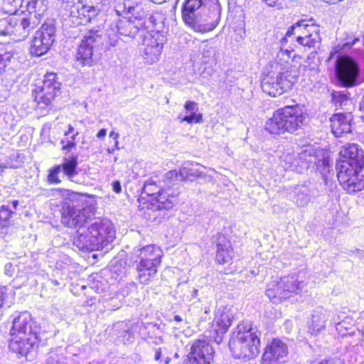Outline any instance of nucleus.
<instances>
[{"instance_id": "nucleus-8", "label": "nucleus", "mask_w": 364, "mask_h": 364, "mask_svg": "<svg viewBox=\"0 0 364 364\" xmlns=\"http://www.w3.org/2000/svg\"><path fill=\"white\" fill-rule=\"evenodd\" d=\"M336 77L341 85L346 87L359 85L360 67L356 60L346 55H338L335 63Z\"/></svg>"}, {"instance_id": "nucleus-35", "label": "nucleus", "mask_w": 364, "mask_h": 364, "mask_svg": "<svg viewBox=\"0 0 364 364\" xmlns=\"http://www.w3.org/2000/svg\"><path fill=\"white\" fill-rule=\"evenodd\" d=\"M282 166L285 169H289L296 172L303 171L301 167V161L298 158V153H287L281 156Z\"/></svg>"}, {"instance_id": "nucleus-7", "label": "nucleus", "mask_w": 364, "mask_h": 364, "mask_svg": "<svg viewBox=\"0 0 364 364\" xmlns=\"http://www.w3.org/2000/svg\"><path fill=\"white\" fill-rule=\"evenodd\" d=\"M299 77L298 70L289 67L285 70L271 72L262 80L261 87L263 92L272 97H277L291 90Z\"/></svg>"}, {"instance_id": "nucleus-5", "label": "nucleus", "mask_w": 364, "mask_h": 364, "mask_svg": "<svg viewBox=\"0 0 364 364\" xmlns=\"http://www.w3.org/2000/svg\"><path fill=\"white\" fill-rule=\"evenodd\" d=\"M320 29L313 18H304L296 21L287 30L285 36L281 40V51H284L289 55L288 49H285V45L288 38L296 36V41L306 47L314 48L320 43Z\"/></svg>"}, {"instance_id": "nucleus-1", "label": "nucleus", "mask_w": 364, "mask_h": 364, "mask_svg": "<svg viewBox=\"0 0 364 364\" xmlns=\"http://www.w3.org/2000/svg\"><path fill=\"white\" fill-rule=\"evenodd\" d=\"M182 17L194 31L208 33L219 24L221 6L218 0H185Z\"/></svg>"}, {"instance_id": "nucleus-34", "label": "nucleus", "mask_w": 364, "mask_h": 364, "mask_svg": "<svg viewBox=\"0 0 364 364\" xmlns=\"http://www.w3.org/2000/svg\"><path fill=\"white\" fill-rule=\"evenodd\" d=\"M199 50L201 52L202 60L205 63H214L217 61V48L205 41L200 43Z\"/></svg>"}, {"instance_id": "nucleus-33", "label": "nucleus", "mask_w": 364, "mask_h": 364, "mask_svg": "<svg viewBox=\"0 0 364 364\" xmlns=\"http://www.w3.org/2000/svg\"><path fill=\"white\" fill-rule=\"evenodd\" d=\"M28 16H31L34 20L40 21L41 18L46 11L48 5L46 0H31L27 3Z\"/></svg>"}, {"instance_id": "nucleus-12", "label": "nucleus", "mask_w": 364, "mask_h": 364, "mask_svg": "<svg viewBox=\"0 0 364 364\" xmlns=\"http://www.w3.org/2000/svg\"><path fill=\"white\" fill-rule=\"evenodd\" d=\"M105 36L101 30H90L81 40L75 58L82 66L90 67L93 64V50L103 45Z\"/></svg>"}, {"instance_id": "nucleus-2", "label": "nucleus", "mask_w": 364, "mask_h": 364, "mask_svg": "<svg viewBox=\"0 0 364 364\" xmlns=\"http://www.w3.org/2000/svg\"><path fill=\"white\" fill-rule=\"evenodd\" d=\"M112 223L107 219H96L80 227L73 237V245L80 250L108 251L115 237Z\"/></svg>"}, {"instance_id": "nucleus-6", "label": "nucleus", "mask_w": 364, "mask_h": 364, "mask_svg": "<svg viewBox=\"0 0 364 364\" xmlns=\"http://www.w3.org/2000/svg\"><path fill=\"white\" fill-rule=\"evenodd\" d=\"M94 208L82 198L65 200L61 209V223L68 228L79 229L92 222Z\"/></svg>"}, {"instance_id": "nucleus-43", "label": "nucleus", "mask_w": 364, "mask_h": 364, "mask_svg": "<svg viewBox=\"0 0 364 364\" xmlns=\"http://www.w3.org/2000/svg\"><path fill=\"white\" fill-rule=\"evenodd\" d=\"M62 348H55L50 351L45 364H65Z\"/></svg>"}, {"instance_id": "nucleus-22", "label": "nucleus", "mask_w": 364, "mask_h": 364, "mask_svg": "<svg viewBox=\"0 0 364 364\" xmlns=\"http://www.w3.org/2000/svg\"><path fill=\"white\" fill-rule=\"evenodd\" d=\"M233 314L230 309L223 304H218L215 311L213 326L217 334H223L232 323Z\"/></svg>"}, {"instance_id": "nucleus-36", "label": "nucleus", "mask_w": 364, "mask_h": 364, "mask_svg": "<svg viewBox=\"0 0 364 364\" xmlns=\"http://www.w3.org/2000/svg\"><path fill=\"white\" fill-rule=\"evenodd\" d=\"M294 201L299 207L306 205L311 198L310 189L304 185L298 186L294 191Z\"/></svg>"}, {"instance_id": "nucleus-20", "label": "nucleus", "mask_w": 364, "mask_h": 364, "mask_svg": "<svg viewBox=\"0 0 364 364\" xmlns=\"http://www.w3.org/2000/svg\"><path fill=\"white\" fill-rule=\"evenodd\" d=\"M166 187L164 191H160L154 198L151 199L152 208L156 210L170 209L177 203L178 191V188Z\"/></svg>"}, {"instance_id": "nucleus-50", "label": "nucleus", "mask_w": 364, "mask_h": 364, "mask_svg": "<svg viewBox=\"0 0 364 364\" xmlns=\"http://www.w3.org/2000/svg\"><path fill=\"white\" fill-rule=\"evenodd\" d=\"M198 111L193 112L189 114L181 117L179 116L178 117L181 119V122H186L189 124H196L200 123L203 119V114L200 113H197Z\"/></svg>"}, {"instance_id": "nucleus-40", "label": "nucleus", "mask_w": 364, "mask_h": 364, "mask_svg": "<svg viewBox=\"0 0 364 364\" xmlns=\"http://www.w3.org/2000/svg\"><path fill=\"white\" fill-rule=\"evenodd\" d=\"M332 100L336 107L348 109V106L351 104L348 94L337 91L332 93Z\"/></svg>"}, {"instance_id": "nucleus-63", "label": "nucleus", "mask_w": 364, "mask_h": 364, "mask_svg": "<svg viewBox=\"0 0 364 364\" xmlns=\"http://www.w3.org/2000/svg\"><path fill=\"white\" fill-rule=\"evenodd\" d=\"M119 136V134L118 133L114 132V131H112L109 133V137L113 138L114 140L118 139Z\"/></svg>"}, {"instance_id": "nucleus-23", "label": "nucleus", "mask_w": 364, "mask_h": 364, "mask_svg": "<svg viewBox=\"0 0 364 364\" xmlns=\"http://www.w3.org/2000/svg\"><path fill=\"white\" fill-rule=\"evenodd\" d=\"M345 160L341 162H346L350 166H364V151L357 144H348L340 151Z\"/></svg>"}, {"instance_id": "nucleus-54", "label": "nucleus", "mask_w": 364, "mask_h": 364, "mask_svg": "<svg viewBox=\"0 0 364 364\" xmlns=\"http://www.w3.org/2000/svg\"><path fill=\"white\" fill-rule=\"evenodd\" d=\"M334 324L338 334L345 336L347 333L348 328L346 326V322L344 321L338 322L335 321Z\"/></svg>"}, {"instance_id": "nucleus-26", "label": "nucleus", "mask_w": 364, "mask_h": 364, "mask_svg": "<svg viewBox=\"0 0 364 364\" xmlns=\"http://www.w3.org/2000/svg\"><path fill=\"white\" fill-rule=\"evenodd\" d=\"M160 262H151V259H139L136 264V271L139 282L143 284H147L154 277L158 271Z\"/></svg>"}, {"instance_id": "nucleus-44", "label": "nucleus", "mask_w": 364, "mask_h": 364, "mask_svg": "<svg viewBox=\"0 0 364 364\" xmlns=\"http://www.w3.org/2000/svg\"><path fill=\"white\" fill-rule=\"evenodd\" d=\"M360 41V38L358 36H355L353 35L348 36L346 38L344 43H339L331 52V58L333 53H338L342 50H348L350 49L352 46L355 45L357 42Z\"/></svg>"}, {"instance_id": "nucleus-56", "label": "nucleus", "mask_w": 364, "mask_h": 364, "mask_svg": "<svg viewBox=\"0 0 364 364\" xmlns=\"http://www.w3.org/2000/svg\"><path fill=\"white\" fill-rule=\"evenodd\" d=\"M112 190L117 193H119L122 192V186L121 183L119 181H114L112 183Z\"/></svg>"}, {"instance_id": "nucleus-24", "label": "nucleus", "mask_w": 364, "mask_h": 364, "mask_svg": "<svg viewBox=\"0 0 364 364\" xmlns=\"http://www.w3.org/2000/svg\"><path fill=\"white\" fill-rule=\"evenodd\" d=\"M353 119L351 112L337 113L331 118V127L333 134L341 136L343 134L349 133L351 130L350 122Z\"/></svg>"}, {"instance_id": "nucleus-48", "label": "nucleus", "mask_w": 364, "mask_h": 364, "mask_svg": "<svg viewBox=\"0 0 364 364\" xmlns=\"http://www.w3.org/2000/svg\"><path fill=\"white\" fill-rule=\"evenodd\" d=\"M139 4L138 0H117V11L119 12L122 7V11H127V14L135 9V4Z\"/></svg>"}, {"instance_id": "nucleus-28", "label": "nucleus", "mask_w": 364, "mask_h": 364, "mask_svg": "<svg viewBox=\"0 0 364 364\" xmlns=\"http://www.w3.org/2000/svg\"><path fill=\"white\" fill-rule=\"evenodd\" d=\"M144 23L140 22L136 24L135 21L128 17L125 19L119 20L115 27L121 36L134 38L140 31L143 30L141 26H144Z\"/></svg>"}, {"instance_id": "nucleus-31", "label": "nucleus", "mask_w": 364, "mask_h": 364, "mask_svg": "<svg viewBox=\"0 0 364 364\" xmlns=\"http://www.w3.org/2000/svg\"><path fill=\"white\" fill-rule=\"evenodd\" d=\"M139 259H151V262H161L162 250L155 245H146L136 251Z\"/></svg>"}, {"instance_id": "nucleus-42", "label": "nucleus", "mask_w": 364, "mask_h": 364, "mask_svg": "<svg viewBox=\"0 0 364 364\" xmlns=\"http://www.w3.org/2000/svg\"><path fill=\"white\" fill-rule=\"evenodd\" d=\"M13 213L10 205H2L0 208V234L4 232V230L9 223V218Z\"/></svg>"}, {"instance_id": "nucleus-53", "label": "nucleus", "mask_w": 364, "mask_h": 364, "mask_svg": "<svg viewBox=\"0 0 364 364\" xmlns=\"http://www.w3.org/2000/svg\"><path fill=\"white\" fill-rule=\"evenodd\" d=\"M161 348H158L155 349L154 353V360L160 364H168L170 363L171 358L169 357H166L164 359H161Z\"/></svg>"}, {"instance_id": "nucleus-30", "label": "nucleus", "mask_w": 364, "mask_h": 364, "mask_svg": "<svg viewBox=\"0 0 364 364\" xmlns=\"http://www.w3.org/2000/svg\"><path fill=\"white\" fill-rule=\"evenodd\" d=\"M58 166L62 171V176L66 177L70 181H73V178L77 175V155L71 154L68 157H64L63 159V163L61 164H58Z\"/></svg>"}, {"instance_id": "nucleus-18", "label": "nucleus", "mask_w": 364, "mask_h": 364, "mask_svg": "<svg viewBox=\"0 0 364 364\" xmlns=\"http://www.w3.org/2000/svg\"><path fill=\"white\" fill-rule=\"evenodd\" d=\"M9 342V348L14 353L27 357L29 354L36 352L40 342L39 336L11 335Z\"/></svg>"}, {"instance_id": "nucleus-32", "label": "nucleus", "mask_w": 364, "mask_h": 364, "mask_svg": "<svg viewBox=\"0 0 364 364\" xmlns=\"http://www.w3.org/2000/svg\"><path fill=\"white\" fill-rule=\"evenodd\" d=\"M97 14L96 9L94 6L81 5L74 6L71 10L72 16H76L80 19L79 23H85L90 22L92 17Z\"/></svg>"}, {"instance_id": "nucleus-45", "label": "nucleus", "mask_w": 364, "mask_h": 364, "mask_svg": "<svg viewBox=\"0 0 364 364\" xmlns=\"http://www.w3.org/2000/svg\"><path fill=\"white\" fill-rule=\"evenodd\" d=\"M23 0H4L3 9L10 15L15 14L23 5Z\"/></svg>"}, {"instance_id": "nucleus-41", "label": "nucleus", "mask_w": 364, "mask_h": 364, "mask_svg": "<svg viewBox=\"0 0 364 364\" xmlns=\"http://www.w3.org/2000/svg\"><path fill=\"white\" fill-rule=\"evenodd\" d=\"M14 16H9L0 19V36L9 37L13 36Z\"/></svg>"}, {"instance_id": "nucleus-55", "label": "nucleus", "mask_w": 364, "mask_h": 364, "mask_svg": "<svg viewBox=\"0 0 364 364\" xmlns=\"http://www.w3.org/2000/svg\"><path fill=\"white\" fill-rule=\"evenodd\" d=\"M184 108L187 112L191 113L195 111H198V107L196 102L188 100L184 105Z\"/></svg>"}, {"instance_id": "nucleus-64", "label": "nucleus", "mask_w": 364, "mask_h": 364, "mask_svg": "<svg viewBox=\"0 0 364 364\" xmlns=\"http://www.w3.org/2000/svg\"><path fill=\"white\" fill-rule=\"evenodd\" d=\"M173 319L176 322H181L183 321V318L179 315H175Z\"/></svg>"}, {"instance_id": "nucleus-10", "label": "nucleus", "mask_w": 364, "mask_h": 364, "mask_svg": "<svg viewBox=\"0 0 364 364\" xmlns=\"http://www.w3.org/2000/svg\"><path fill=\"white\" fill-rule=\"evenodd\" d=\"M337 177L344 190L355 193L364 188V166H350L346 162L336 164Z\"/></svg>"}, {"instance_id": "nucleus-16", "label": "nucleus", "mask_w": 364, "mask_h": 364, "mask_svg": "<svg viewBox=\"0 0 364 364\" xmlns=\"http://www.w3.org/2000/svg\"><path fill=\"white\" fill-rule=\"evenodd\" d=\"M41 326L32 318L31 314L24 311L14 317L11 335L39 336Z\"/></svg>"}, {"instance_id": "nucleus-3", "label": "nucleus", "mask_w": 364, "mask_h": 364, "mask_svg": "<svg viewBox=\"0 0 364 364\" xmlns=\"http://www.w3.org/2000/svg\"><path fill=\"white\" fill-rule=\"evenodd\" d=\"M306 115L299 105L285 106L275 111L265 123V129L272 134L294 133L305 124Z\"/></svg>"}, {"instance_id": "nucleus-37", "label": "nucleus", "mask_w": 364, "mask_h": 364, "mask_svg": "<svg viewBox=\"0 0 364 364\" xmlns=\"http://www.w3.org/2000/svg\"><path fill=\"white\" fill-rule=\"evenodd\" d=\"M298 158L301 161V167L303 168V170L307 169L309 164L316 163L315 150L311 146H305L298 153Z\"/></svg>"}, {"instance_id": "nucleus-13", "label": "nucleus", "mask_w": 364, "mask_h": 364, "mask_svg": "<svg viewBox=\"0 0 364 364\" xmlns=\"http://www.w3.org/2000/svg\"><path fill=\"white\" fill-rule=\"evenodd\" d=\"M60 85L56 73H48L44 75L42 85L36 88L34 95L35 101L39 108H44L51 104L60 91Z\"/></svg>"}, {"instance_id": "nucleus-49", "label": "nucleus", "mask_w": 364, "mask_h": 364, "mask_svg": "<svg viewBox=\"0 0 364 364\" xmlns=\"http://www.w3.org/2000/svg\"><path fill=\"white\" fill-rule=\"evenodd\" d=\"M200 175V172L196 169L188 167H183L179 173H178V181L189 176L198 177Z\"/></svg>"}, {"instance_id": "nucleus-62", "label": "nucleus", "mask_w": 364, "mask_h": 364, "mask_svg": "<svg viewBox=\"0 0 364 364\" xmlns=\"http://www.w3.org/2000/svg\"><path fill=\"white\" fill-rule=\"evenodd\" d=\"M356 255L360 259H364V250H356Z\"/></svg>"}, {"instance_id": "nucleus-58", "label": "nucleus", "mask_w": 364, "mask_h": 364, "mask_svg": "<svg viewBox=\"0 0 364 364\" xmlns=\"http://www.w3.org/2000/svg\"><path fill=\"white\" fill-rule=\"evenodd\" d=\"M318 364H340L339 361L335 359L323 360Z\"/></svg>"}, {"instance_id": "nucleus-27", "label": "nucleus", "mask_w": 364, "mask_h": 364, "mask_svg": "<svg viewBox=\"0 0 364 364\" xmlns=\"http://www.w3.org/2000/svg\"><path fill=\"white\" fill-rule=\"evenodd\" d=\"M127 14H131L129 16L132 21H135L136 24L145 23L144 26H141L143 30H147L154 27L155 24V18L149 11L144 10V8L141 4H136L135 9H132Z\"/></svg>"}, {"instance_id": "nucleus-15", "label": "nucleus", "mask_w": 364, "mask_h": 364, "mask_svg": "<svg viewBox=\"0 0 364 364\" xmlns=\"http://www.w3.org/2000/svg\"><path fill=\"white\" fill-rule=\"evenodd\" d=\"M288 346L279 338H274L267 345L261 364H284L288 356Z\"/></svg>"}, {"instance_id": "nucleus-39", "label": "nucleus", "mask_w": 364, "mask_h": 364, "mask_svg": "<svg viewBox=\"0 0 364 364\" xmlns=\"http://www.w3.org/2000/svg\"><path fill=\"white\" fill-rule=\"evenodd\" d=\"M114 330L118 332L119 336L122 338V341L124 343L132 341L134 332L132 331L129 323L126 321L119 322L114 325Z\"/></svg>"}, {"instance_id": "nucleus-51", "label": "nucleus", "mask_w": 364, "mask_h": 364, "mask_svg": "<svg viewBox=\"0 0 364 364\" xmlns=\"http://www.w3.org/2000/svg\"><path fill=\"white\" fill-rule=\"evenodd\" d=\"M126 262L124 260H120L112 267V271L117 274V277L122 278L126 274Z\"/></svg>"}, {"instance_id": "nucleus-60", "label": "nucleus", "mask_w": 364, "mask_h": 364, "mask_svg": "<svg viewBox=\"0 0 364 364\" xmlns=\"http://www.w3.org/2000/svg\"><path fill=\"white\" fill-rule=\"evenodd\" d=\"M107 134L106 129H101L97 134V137L99 139H103Z\"/></svg>"}, {"instance_id": "nucleus-47", "label": "nucleus", "mask_w": 364, "mask_h": 364, "mask_svg": "<svg viewBox=\"0 0 364 364\" xmlns=\"http://www.w3.org/2000/svg\"><path fill=\"white\" fill-rule=\"evenodd\" d=\"M4 47V44L0 43V73L4 70L7 63L13 57L12 53L6 50Z\"/></svg>"}, {"instance_id": "nucleus-17", "label": "nucleus", "mask_w": 364, "mask_h": 364, "mask_svg": "<svg viewBox=\"0 0 364 364\" xmlns=\"http://www.w3.org/2000/svg\"><path fill=\"white\" fill-rule=\"evenodd\" d=\"M178 173L176 170L166 173L161 180L156 178H151L146 180L143 186L142 193L154 198L160 191H164L166 187H172L177 185Z\"/></svg>"}, {"instance_id": "nucleus-52", "label": "nucleus", "mask_w": 364, "mask_h": 364, "mask_svg": "<svg viewBox=\"0 0 364 364\" xmlns=\"http://www.w3.org/2000/svg\"><path fill=\"white\" fill-rule=\"evenodd\" d=\"M7 288L6 287L0 286V309L4 306H10L11 301H8Z\"/></svg>"}, {"instance_id": "nucleus-46", "label": "nucleus", "mask_w": 364, "mask_h": 364, "mask_svg": "<svg viewBox=\"0 0 364 364\" xmlns=\"http://www.w3.org/2000/svg\"><path fill=\"white\" fill-rule=\"evenodd\" d=\"M62 171L58 165H55L48 170L47 182L49 184L58 185L62 182L60 173Z\"/></svg>"}, {"instance_id": "nucleus-9", "label": "nucleus", "mask_w": 364, "mask_h": 364, "mask_svg": "<svg viewBox=\"0 0 364 364\" xmlns=\"http://www.w3.org/2000/svg\"><path fill=\"white\" fill-rule=\"evenodd\" d=\"M304 285L303 282L298 280L297 275L291 274L269 284L266 294L273 302H277L289 299L294 294H300Z\"/></svg>"}, {"instance_id": "nucleus-14", "label": "nucleus", "mask_w": 364, "mask_h": 364, "mask_svg": "<svg viewBox=\"0 0 364 364\" xmlns=\"http://www.w3.org/2000/svg\"><path fill=\"white\" fill-rule=\"evenodd\" d=\"M214 350L209 341L198 339L191 345L190 351L184 360V364H211Z\"/></svg>"}, {"instance_id": "nucleus-38", "label": "nucleus", "mask_w": 364, "mask_h": 364, "mask_svg": "<svg viewBox=\"0 0 364 364\" xmlns=\"http://www.w3.org/2000/svg\"><path fill=\"white\" fill-rule=\"evenodd\" d=\"M73 132V127L71 124H69L68 130L64 133L65 138L61 140V144H63L62 149L67 152L70 151L73 148L76 146L75 139L76 136L79 134V132Z\"/></svg>"}, {"instance_id": "nucleus-19", "label": "nucleus", "mask_w": 364, "mask_h": 364, "mask_svg": "<svg viewBox=\"0 0 364 364\" xmlns=\"http://www.w3.org/2000/svg\"><path fill=\"white\" fill-rule=\"evenodd\" d=\"M39 24V21L34 20L30 16L28 17H15L13 22V36L11 40L21 41L25 40L31 32Z\"/></svg>"}, {"instance_id": "nucleus-21", "label": "nucleus", "mask_w": 364, "mask_h": 364, "mask_svg": "<svg viewBox=\"0 0 364 364\" xmlns=\"http://www.w3.org/2000/svg\"><path fill=\"white\" fill-rule=\"evenodd\" d=\"M213 243L217 247L215 260L220 264H225L231 262L235 257L233 249L231 247L230 241L226 237L217 233L213 237Z\"/></svg>"}, {"instance_id": "nucleus-59", "label": "nucleus", "mask_w": 364, "mask_h": 364, "mask_svg": "<svg viewBox=\"0 0 364 364\" xmlns=\"http://www.w3.org/2000/svg\"><path fill=\"white\" fill-rule=\"evenodd\" d=\"M279 0H262L269 6H276Z\"/></svg>"}, {"instance_id": "nucleus-29", "label": "nucleus", "mask_w": 364, "mask_h": 364, "mask_svg": "<svg viewBox=\"0 0 364 364\" xmlns=\"http://www.w3.org/2000/svg\"><path fill=\"white\" fill-rule=\"evenodd\" d=\"M326 311L321 307L315 309L311 314L309 321V331L312 334H316L326 326L327 321Z\"/></svg>"}, {"instance_id": "nucleus-11", "label": "nucleus", "mask_w": 364, "mask_h": 364, "mask_svg": "<svg viewBox=\"0 0 364 364\" xmlns=\"http://www.w3.org/2000/svg\"><path fill=\"white\" fill-rule=\"evenodd\" d=\"M56 23L54 19H47L33 38L29 48L32 56L40 57L46 54L55 39Z\"/></svg>"}, {"instance_id": "nucleus-25", "label": "nucleus", "mask_w": 364, "mask_h": 364, "mask_svg": "<svg viewBox=\"0 0 364 364\" xmlns=\"http://www.w3.org/2000/svg\"><path fill=\"white\" fill-rule=\"evenodd\" d=\"M143 46L144 59L147 63L152 64L159 59L163 49L162 42L149 35L144 37Z\"/></svg>"}, {"instance_id": "nucleus-61", "label": "nucleus", "mask_w": 364, "mask_h": 364, "mask_svg": "<svg viewBox=\"0 0 364 364\" xmlns=\"http://www.w3.org/2000/svg\"><path fill=\"white\" fill-rule=\"evenodd\" d=\"M9 205H10L11 208V209H12V210L14 211V210H16V208H17V206H18V200H13V201L11 202V204H9Z\"/></svg>"}, {"instance_id": "nucleus-4", "label": "nucleus", "mask_w": 364, "mask_h": 364, "mask_svg": "<svg viewBox=\"0 0 364 364\" xmlns=\"http://www.w3.org/2000/svg\"><path fill=\"white\" fill-rule=\"evenodd\" d=\"M260 340L256 331H252L250 323L237 325L232 333L229 346L235 358L252 359L259 353Z\"/></svg>"}, {"instance_id": "nucleus-57", "label": "nucleus", "mask_w": 364, "mask_h": 364, "mask_svg": "<svg viewBox=\"0 0 364 364\" xmlns=\"http://www.w3.org/2000/svg\"><path fill=\"white\" fill-rule=\"evenodd\" d=\"M12 268H13V265L11 263H7L5 265V268H4L6 274H7L9 277H11L13 274Z\"/></svg>"}]
</instances>
